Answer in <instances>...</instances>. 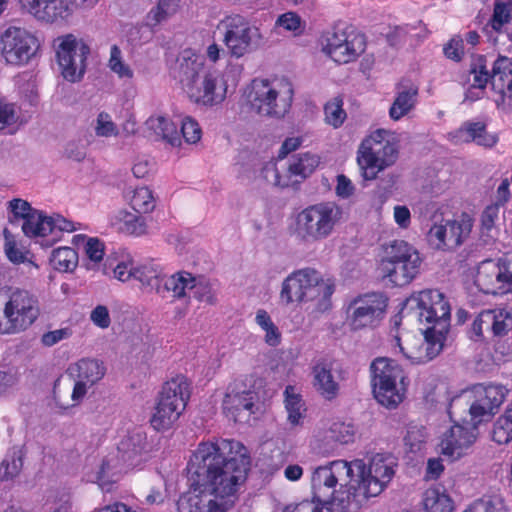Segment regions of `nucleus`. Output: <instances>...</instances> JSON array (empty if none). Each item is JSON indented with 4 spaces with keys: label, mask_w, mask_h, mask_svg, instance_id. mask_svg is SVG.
Instances as JSON below:
<instances>
[{
    "label": "nucleus",
    "mask_w": 512,
    "mask_h": 512,
    "mask_svg": "<svg viewBox=\"0 0 512 512\" xmlns=\"http://www.w3.org/2000/svg\"><path fill=\"white\" fill-rule=\"evenodd\" d=\"M68 373L75 380L72 391V400L78 402L83 399L87 389L99 382L106 373L103 361L94 358H83L70 365Z\"/></svg>",
    "instance_id": "obj_19"
},
{
    "label": "nucleus",
    "mask_w": 512,
    "mask_h": 512,
    "mask_svg": "<svg viewBox=\"0 0 512 512\" xmlns=\"http://www.w3.org/2000/svg\"><path fill=\"white\" fill-rule=\"evenodd\" d=\"M326 439L339 444H348L354 439V428L343 422L333 423L327 432Z\"/></svg>",
    "instance_id": "obj_49"
},
{
    "label": "nucleus",
    "mask_w": 512,
    "mask_h": 512,
    "mask_svg": "<svg viewBox=\"0 0 512 512\" xmlns=\"http://www.w3.org/2000/svg\"><path fill=\"white\" fill-rule=\"evenodd\" d=\"M147 438L143 433H133L121 440L117 447V458L120 463L119 467L112 466L109 459H104L97 472V481L100 486H104L110 482L105 480L111 470L117 469L121 472L138 466L143 461V455L147 452Z\"/></svg>",
    "instance_id": "obj_13"
},
{
    "label": "nucleus",
    "mask_w": 512,
    "mask_h": 512,
    "mask_svg": "<svg viewBox=\"0 0 512 512\" xmlns=\"http://www.w3.org/2000/svg\"><path fill=\"white\" fill-rule=\"evenodd\" d=\"M192 297L209 304H214L216 301L210 283L204 279L198 280L195 290H193Z\"/></svg>",
    "instance_id": "obj_63"
},
{
    "label": "nucleus",
    "mask_w": 512,
    "mask_h": 512,
    "mask_svg": "<svg viewBox=\"0 0 512 512\" xmlns=\"http://www.w3.org/2000/svg\"><path fill=\"white\" fill-rule=\"evenodd\" d=\"M485 56H478L471 64L470 73L474 75L472 88L485 89L490 81L491 71L488 70Z\"/></svg>",
    "instance_id": "obj_45"
},
{
    "label": "nucleus",
    "mask_w": 512,
    "mask_h": 512,
    "mask_svg": "<svg viewBox=\"0 0 512 512\" xmlns=\"http://www.w3.org/2000/svg\"><path fill=\"white\" fill-rule=\"evenodd\" d=\"M489 83L492 89L501 96V102L505 105L508 100V107H512V59L499 56L492 65Z\"/></svg>",
    "instance_id": "obj_23"
},
{
    "label": "nucleus",
    "mask_w": 512,
    "mask_h": 512,
    "mask_svg": "<svg viewBox=\"0 0 512 512\" xmlns=\"http://www.w3.org/2000/svg\"><path fill=\"white\" fill-rule=\"evenodd\" d=\"M18 116L15 106L0 99V131L16 123Z\"/></svg>",
    "instance_id": "obj_59"
},
{
    "label": "nucleus",
    "mask_w": 512,
    "mask_h": 512,
    "mask_svg": "<svg viewBox=\"0 0 512 512\" xmlns=\"http://www.w3.org/2000/svg\"><path fill=\"white\" fill-rule=\"evenodd\" d=\"M188 387L183 376L173 378L163 385L150 420L154 429L167 430L179 419L190 398Z\"/></svg>",
    "instance_id": "obj_10"
},
{
    "label": "nucleus",
    "mask_w": 512,
    "mask_h": 512,
    "mask_svg": "<svg viewBox=\"0 0 512 512\" xmlns=\"http://www.w3.org/2000/svg\"><path fill=\"white\" fill-rule=\"evenodd\" d=\"M293 96V86L287 79L274 82L254 79L248 100L259 115L281 118L289 111Z\"/></svg>",
    "instance_id": "obj_6"
},
{
    "label": "nucleus",
    "mask_w": 512,
    "mask_h": 512,
    "mask_svg": "<svg viewBox=\"0 0 512 512\" xmlns=\"http://www.w3.org/2000/svg\"><path fill=\"white\" fill-rule=\"evenodd\" d=\"M372 373L371 382H378L381 385L384 382L399 381L400 385H404L406 379L404 372L396 361L389 358H377L370 366Z\"/></svg>",
    "instance_id": "obj_26"
},
{
    "label": "nucleus",
    "mask_w": 512,
    "mask_h": 512,
    "mask_svg": "<svg viewBox=\"0 0 512 512\" xmlns=\"http://www.w3.org/2000/svg\"><path fill=\"white\" fill-rule=\"evenodd\" d=\"M146 125L156 136L170 145H181V136L180 132L177 130V126L164 116H152L146 121Z\"/></svg>",
    "instance_id": "obj_35"
},
{
    "label": "nucleus",
    "mask_w": 512,
    "mask_h": 512,
    "mask_svg": "<svg viewBox=\"0 0 512 512\" xmlns=\"http://www.w3.org/2000/svg\"><path fill=\"white\" fill-rule=\"evenodd\" d=\"M223 41L230 54L240 58L261 46L262 35L257 27L236 18L227 25Z\"/></svg>",
    "instance_id": "obj_17"
},
{
    "label": "nucleus",
    "mask_w": 512,
    "mask_h": 512,
    "mask_svg": "<svg viewBox=\"0 0 512 512\" xmlns=\"http://www.w3.org/2000/svg\"><path fill=\"white\" fill-rule=\"evenodd\" d=\"M85 253L94 264L87 265V269H93L94 266L103 259L104 244L98 238H89L85 245Z\"/></svg>",
    "instance_id": "obj_55"
},
{
    "label": "nucleus",
    "mask_w": 512,
    "mask_h": 512,
    "mask_svg": "<svg viewBox=\"0 0 512 512\" xmlns=\"http://www.w3.org/2000/svg\"><path fill=\"white\" fill-rule=\"evenodd\" d=\"M23 466V452L21 449H14L6 456L0 465V480L7 481L16 477Z\"/></svg>",
    "instance_id": "obj_43"
},
{
    "label": "nucleus",
    "mask_w": 512,
    "mask_h": 512,
    "mask_svg": "<svg viewBox=\"0 0 512 512\" xmlns=\"http://www.w3.org/2000/svg\"><path fill=\"white\" fill-rule=\"evenodd\" d=\"M334 284L322 278L312 268H304L290 274L282 283L280 298L286 304L315 301L316 309L324 312L331 306Z\"/></svg>",
    "instance_id": "obj_5"
},
{
    "label": "nucleus",
    "mask_w": 512,
    "mask_h": 512,
    "mask_svg": "<svg viewBox=\"0 0 512 512\" xmlns=\"http://www.w3.org/2000/svg\"><path fill=\"white\" fill-rule=\"evenodd\" d=\"M375 399L384 407L396 408L404 399V385L398 387L399 381H389L380 384L371 382Z\"/></svg>",
    "instance_id": "obj_31"
},
{
    "label": "nucleus",
    "mask_w": 512,
    "mask_h": 512,
    "mask_svg": "<svg viewBox=\"0 0 512 512\" xmlns=\"http://www.w3.org/2000/svg\"><path fill=\"white\" fill-rule=\"evenodd\" d=\"M250 469L246 447L234 439L202 442L190 457V490L176 502L178 512H227Z\"/></svg>",
    "instance_id": "obj_1"
},
{
    "label": "nucleus",
    "mask_w": 512,
    "mask_h": 512,
    "mask_svg": "<svg viewBox=\"0 0 512 512\" xmlns=\"http://www.w3.org/2000/svg\"><path fill=\"white\" fill-rule=\"evenodd\" d=\"M114 225L118 230L136 236L145 234L147 229L145 218L136 211H118L114 217Z\"/></svg>",
    "instance_id": "obj_36"
},
{
    "label": "nucleus",
    "mask_w": 512,
    "mask_h": 512,
    "mask_svg": "<svg viewBox=\"0 0 512 512\" xmlns=\"http://www.w3.org/2000/svg\"><path fill=\"white\" fill-rule=\"evenodd\" d=\"M37 300L27 291L14 292L9 301H4V317L15 331L25 330L38 317Z\"/></svg>",
    "instance_id": "obj_18"
},
{
    "label": "nucleus",
    "mask_w": 512,
    "mask_h": 512,
    "mask_svg": "<svg viewBox=\"0 0 512 512\" xmlns=\"http://www.w3.org/2000/svg\"><path fill=\"white\" fill-rule=\"evenodd\" d=\"M498 410L499 409L482 406L475 401H471L466 417L468 418L469 424L478 429L480 424L489 422L498 412Z\"/></svg>",
    "instance_id": "obj_46"
},
{
    "label": "nucleus",
    "mask_w": 512,
    "mask_h": 512,
    "mask_svg": "<svg viewBox=\"0 0 512 512\" xmlns=\"http://www.w3.org/2000/svg\"><path fill=\"white\" fill-rule=\"evenodd\" d=\"M4 237V250L7 258L15 264L23 263L25 260V255L20 249L17 248L14 237L7 228L4 229Z\"/></svg>",
    "instance_id": "obj_56"
},
{
    "label": "nucleus",
    "mask_w": 512,
    "mask_h": 512,
    "mask_svg": "<svg viewBox=\"0 0 512 512\" xmlns=\"http://www.w3.org/2000/svg\"><path fill=\"white\" fill-rule=\"evenodd\" d=\"M19 3L35 18L49 23L68 15V6L63 0H19Z\"/></svg>",
    "instance_id": "obj_24"
},
{
    "label": "nucleus",
    "mask_w": 512,
    "mask_h": 512,
    "mask_svg": "<svg viewBox=\"0 0 512 512\" xmlns=\"http://www.w3.org/2000/svg\"><path fill=\"white\" fill-rule=\"evenodd\" d=\"M444 55L453 61L459 62L464 54L463 39L460 36H455L444 46Z\"/></svg>",
    "instance_id": "obj_64"
},
{
    "label": "nucleus",
    "mask_w": 512,
    "mask_h": 512,
    "mask_svg": "<svg viewBox=\"0 0 512 512\" xmlns=\"http://www.w3.org/2000/svg\"><path fill=\"white\" fill-rule=\"evenodd\" d=\"M319 165V158L311 153L298 154L287 167L288 175L304 180L310 176Z\"/></svg>",
    "instance_id": "obj_37"
},
{
    "label": "nucleus",
    "mask_w": 512,
    "mask_h": 512,
    "mask_svg": "<svg viewBox=\"0 0 512 512\" xmlns=\"http://www.w3.org/2000/svg\"><path fill=\"white\" fill-rule=\"evenodd\" d=\"M282 512H334L326 511L323 506L312 498L311 500L305 499L295 505H287Z\"/></svg>",
    "instance_id": "obj_60"
},
{
    "label": "nucleus",
    "mask_w": 512,
    "mask_h": 512,
    "mask_svg": "<svg viewBox=\"0 0 512 512\" xmlns=\"http://www.w3.org/2000/svg\"><path fill=\"white\" fill-rule=\"evenodd\" d=\"M324 51L338 63H348L365 50L363 35H354L351 39L343 30L333 29L327 32Z\"/></svg>",
    "instance_id": "obj_20"
},
{
    "label": "nucleus",
    "mask_w": 512,
    "mask_h": 512,
    "mask_svg": "<svg viewBox=\"0 0 512 512\" xmlns=\"http://www.w3.org/2000/svg\"><path fill=\"white\" fill-rule=\"evenodd\" d=\"M337 371V362L327 358L319 359L312 368L313 385L326 400H332L338 395L339 383L334 375Z\"/></svg>",
    "instance_id": "obj_22"
},
{
    "label": "nucleus",
    "mask_w": 512,
    "mask_h": 512,
    "mask_svg": "<svg viewBox=\"0 0 512 512\" xmlns=\"http://www.w3.org/2000/svg\"><path fill=\"white\" fill-rule=\"evenodd\" d=\"M167 278L157 265H144L134 269V279L148 291H155L162 297H165L164 281Z\"/></svg>",
    "instance_id": "obj_32"
},
{
    "label": "nucleus",
    "mask_w": 512,
    "mask_h": 512,
    "mask_svg": "<svg viewBox=\"0 0 512 512\" xmlns=\"http://www.w3.org/2000/svg\"><path fill=\"white\" fill-rule=\"evenodd\" d=\"M198 280L188 272H178L164 281L165 297L171 294L173 298L192 297Z\"/></svg>",
    "instance_id": "obj_29"
},
{
    "label": "nucleus",
    "mask_w": 512,
    "mask_h": 512,
    "mask_svg": "<svg viewBox=\"0 0 512 512\" xmlns=\"http://www.w3.org/2000/svg\"><path fill=\"white\" fill-rule=\"evenodd\" d=\"M49 261L55 270L69 272L76 268L78 254L71 247H60L52 251Z\"/></svg>",
    "instance_id": "obj_39"
},
{
    "label": "nucleus",
    "mask_w": 512,
    "mask_h": 512,
    "mask_svg": "<svg viewBox=\"0 0 512 512\" xmlns=\"http://www.w3.org/2000/svg\"><path fill=\"white\" fill-rule=\"evenodd\" d=\"M423 506L425 512H452L453 505L450 497L437 490L429 489L424 493Z\"/></svg>",
    "instance_id": "obj_42"
},
{
    "label": "nucleus",
    "mask_w": 512,
    "mask_h": 512,
    "mask_svg": "<svg viewBox=\"0 0 512 512\" xmlns=\"http://www.w3.org/2000/svg\"><path fill=\"white\" fill-rule=\"evenodd\" d=\"M260 177L268 184L280 188H285L294 182H298L297 179L291 181L289 175L281 176L276 163L272 161L264 164L260 172Z\"/></svg>",
    "instance_id": "obj_44"
},
{
    "label": "nucleus",
    "mask_w": 512,
    "mask_h": 512,
    "mask_svg": "<svg viewBox=\"0 0 512 512\" xmlns=\"http://www.w3.org/2000/svg\"><path fill=\"white\" fill-rule=\"evenodd\" d=\"M292 387L288 386L285 390V407L288 413V421L291 425L301 424L304 409L299 395L290 394Z\"/></svg>",
    "instance_id": "obj_48"
},
{
    "label": "nucleus",
    "mask_w": 512,
    "mask_h": 512,
    "mask_svg": "<svg viewBox=\"0 0 512 512\" xmlns=\"http://www.w3.org/2000/svg\"><path fill=\"white\" fill-rule=\"evenodd\" d=\"M349 463L354 468L356 497L362 495L364 498L379 495L392 480L397 466L394 456L380 453L370 459L368 466L360 459Z\"/></svg>",
    "instance_id": "obj_7"
},
{
    "label": "nucleus",
    "mask_w": 512,
    "mask_h": 512,
    "mask_svg": "<svg viewBox=\"0 0 512 512\" xmlns=\"http://www.w3.org/2000/svg\"><path fill=\"white\" fill-rule=\"evenodd\" d=\"M179 1L159 0L157 7L148 14V18L153 21L152 25H157L173 15L177 11Z\"/></svg>",
    "instance_id": "obj_51"
},
{
    "label": "nucleus",
    "mask_w": 512,
    "mask_h": 512,
    "mask_svg": "<svg viewBox=\"0 0 512 512\" xmlns=\"http://www.w3.org/2000/svg\"><path fill=\"white\" fill-rule=\"evenodd\" d=\"M179 79L188 98L205 106L221 103L226 97L227 87L215 73L204 70L197 58L185 54L178 58Z\"/></svg>",
    "instance_id": "obj_4"
},
{
    "label": "nucleus",
    "mask_w": 512,
    "mask_h": 512,
    "mask_svg": "<svg viewBox=\"0 0 512 512\" xmlns=\"http://www.w3.org/2000/svg\"><path fill=\"white\" fill-rule=\"evenodd\" d=\"M89 53V46L82 40H77L73 35L69 34L61 39L56 50V57L66 80L75 82L82 78Z\"/></svg>",
    "instance_id": "obj_15"
},
{
    "label": "nucleus",
    "mask_w": 512,
    "mask_h": 512,
    "mask_svg": "<svg viewBox=\"0 0 512 512\" xmlns=\"http://www.w3.org/2000/svg\"><path fill=\"white\" fill-rule=\"evenodd\" d=\"M461 398H454L450 403L449 415L454 425L444 434L440 443L441 454L454 461L464 455L477 439L478 429L469 424L467 417H458Z\"/></svg>",
    "instance_id": "obj_11"
},
{
    "label": "nucleus",
    "mask_w": 512,
    "mask_h": 512,
    "mask_svg": "<svg viewBox=\"0 0 512 512\" xmlns=\"http://www.w3.org/2000/svg\"><path fill=\"white\" fill-rule=\"evenodd\" d=\"M473 512H508L500 495L484 496L473 504Z\"/></svg>",
    "instance_id": "obj_50"
},
{
    "label": "nucleus",
    "mask_w": 512,
    "mask_h": 512,
    "mask_svg": "<svg viewBox=\"0 0 512 512\" xmlns=\"http://www.w3.org/2000/svg\"><path fill=\"white\" fill-rule=\"evenodd\" d=\"M389 132L378 129L364 139L357 152V162L364 180H374L380 171L393 165L398 158L395 143L386 139Z\"/></svg>",
    "instance_id": "obj_8"
},
{
    "label": "nucleus",
    "mask_w": 512,
    "mask_h": 512,
    "mask_svg": "<svg viewBox=\"0 0 512 512\" xmlns=\"http://www.w3.org/2000/svg\"><path fill=\"white\" fill-rule=\"evenodd\" d=\"M131 205L133 210L140 214L153 211L155 203L152 191L147 187L137 188L132 196Z\"/></svg>",
    "instance_id": "obj_47"
},
{
    "label": "nucleus",
    "mask_w": 512,
    "mask_h": 512,
    "mask_svg": "<svg viewBox=\"0 0 512 512\" xmlns=\"http://www.w3.org/2000/svg\"><path fill=\"white\" fill-rule=\"evenodd\" d=\"M512 5L506 3H497L494 8V13L491 19V24L494 30H500L504 23H509L511 20Z\"/></svg>",
    "instance_id": "obj_57"
},
{
    "label": "nucleus",
    "mask_w": 512,
    "mask_h": 512,
    "mask_svg": "<svg viewBox=\"0 0 512 512\" xmlns=\"http://www.w3.org/2000/svg\"><path fill=\"white\" fill-rule=\"evenodd\" d=\"M450 311V305L445 300L444 294L436 289L423 290L407 298L400 313L411 319H416L420 323L425 321L427 324H432V326L423 331L424 343L421 346L425 351L423 356H414L407 353L401 345L400 338L396 336L395 342L400 352L407 359L418 363L428 362L436 358L443 350L449 332Z\"/></svg>",
    "instance_id": "obj_2"
},
{
    "label": "nucleus",
    "mask_w": 512,
    "mask_h": 512,
    "mask_svg": "<svg viewBox=\"0 0 512 512\" xmlns=\"http://www.w3.org/2000/svg\"><path fill=\"white\" fill-rule=\"evenodd\" d=\"M388 298L383 293L372 292L359 295L348 305L347 314L353 330L374 326L385 313Z\"/></svg>",
    "instance_id": "obj_14"
},
{
    "label": "nucleus",
    "mask_w": 512,
    "mask_h": 512,
    "mask_svg": "<svg viewBox=\"0 0 512 512\" xmlns=\"http://www.w3.org/2000/svg\"><path fill=\"white\" fill-rule=\"evenodd\" d=\"M492 439L498 444H508L512 441V405L507 407L504 414L494 423Z\"/></svg>",
    "instance_id": "obj_41"
},
{
    "label": "nucleus",
    "mask_w": 512,
    "mask_h": 512,
    "mask_svg": "<svg viewBox=\"0 0 512 512\" xmlns=\"http://www.w3.org/2000/svg\"><path fill=\"white\" fill-rule=\"evenodd\" d=\"M181 135L187 143H196L201 138V128L195 120L186 118L181 122Z\"/></svg>",
    "instance_id": "obj_58"
},
{
    "label": "nucleus",
    "mask_w": 512,
    "mask_h": 512,
    "mask_svg": "<svg viewBox=\"0 0 512 512\" xmlns=\"http://www.w3.org/2000/svg\"><path fill=\"white\" fill-rule=\"evenodd\" d=\"M420 257L418 251L404 240H393L383 246L380 267H392L394 263Z\"/></svg>",
    "instance_id": "obj_27"
},
{
    "label": "nucleus",
    "mask_w": 512,
    "mask_h": 512,
    "mask_svg": "<svg viewBox=\"0 0 512 512\" xmlns=\"http://www.w3.org/2000/svg\"><path fill=\"white\" fill-rule=\"evenodd\" d=\"M421 264L420 257H412L401 263H394L392 267H381L384 276L396 286H404L409 284L419 272Z\"/></svg>",
    "instance_id": "obj_25"
},
{
    "label": "nucleus",
    "mask_w": 512,
    "mask_h": 512,
    "mask_svg": "<svg viewBox=\"0 0 512 512\" xmlns=\"http://www.w3.org/2000/svg\"><path fill=\"white\" fill-rule=\"evenodd\" d=\"M342 104V100L334 99L324 107L327 123L335 128L340 127L346 118V112L343 110Z\"/></svg>",
    "instance_id": "obj_53"
},
{
    "label": "nucleus",
    "mask_w": 512,
    "mask_h": 512,
    "mask_svg": "<svg viewBox=\"0 0 512 512\" xmlns=\"http://www.w3.org/2000/svg\"><path fill=\"white\" fill-rule=\"evenodd\" d=\"M499 216V205L487 206L481 215V228L483 232L489 233L495 228V222Z\"/></svg>",
    "instance_id": "obj_62"
},
{
    "label": "nucleus",
    "mask_w": 512,
    "mask_h": 512,
    "mask_svg": "<svg viewBox=\"0 0 512 512\" xmlns=\"http://www.w3.org/2000/svg\"><path fill=\"white\" fill-rule=\"evenodd\" d=\"M341 209L332 202H322L303 209L296 218V236L306 243L329 237L341 218Z\"/></svg>",
    "instance_id": "obj_9"
},
{
    "label": "nucleus",
    "mask_w": 512,
    "mask_h": 512,
    "mask_svg": "<svg viewBox=\"0 0 512 512\" xmlns=\"http://www.w3.org/2000/svg\"><path fill=\"white\" fill-rule=\"evenodd\" d=\"M22 231L27 237H43L50 234L49 216L37 209L32 211L24 220Z\"/></svg>",
    "instance_id": "obj_38"
},
{
    "label": "nucleus",
    "mask_w": 512,
    "mask_h": 512,
    "mask_svg": "<svg viewBox=\"0 0 512 512\" xmlns=\"http://www.w3.org/2000/svg\"><path fill=\"white\" fill-rule=\"evenodd\" d=\"M311 488L314 500L326 511L348 512L352 501L359 502L354 484V468L345 460H335L313 470Z\"/></svg>",
    "instance_id": "obj_3"
},
{
    "label": "nucleus",
    "mask_w": 512,
    "mask_h": 512,
    "mask_svg": "<svg viewBox=\"0 0 512 512\" xmlns=\"http://www.w3.org/2000/svg\"><path fill=\"white\" fill-rule=\"evenodd\" d=\"M473 219L467 213L458 218L447 220L444 224L434 225L428 232L429 242L437 249L453 250L462 245L470 236Z\"/></svg>",
    "instance_id": "obj_16"
},
{
    "label": "nucleus",
    "mask_w": 512,
    "mask_h": 512,
    "mask_svg": "<svg viewBox=\"0 0 512 512\" xmlns=\"http://www.w3.org/2000/svg\"><path fill=\"white\" fill-rule=\"evenodd\" d=\"M501 275V267L493 260L483 261L477 270L475 284L485 294H494L498 282L496 278Z\"/></svg>",
    "instance_id": "obj_34"
},
{
    "label": "nucleus",
    "mask_w": 512,
    "mask_h": 512,
    "mask_svg": "<svg viewBox=\"0 0 512 512\" xmlns=\"http://www.w3.org/2000/svg\"><path fill=\"white\" fill-rule=\"evenodd\" d=\"M497 263L501 267V275L496 278L498 285L493 295L512 294V262L499 260Z\"/></svg>",
    "instance_id": "obj_52"
},
{
    "label": "nucleus",
    "mask_w": 512,
    "mask_h": 512,
    "mask_svg": "<svg viewBox=\"0 0 512 512\" xmlns=\"http://www.w3.org/2000/svg\"><path fill=\"white\" fill-rule=\"evenodd\" d=\"M491 315L484 319L488 335L502 337L512 329V316L503 311L490 310Z\"/></svg>",
    "instance_id": "obj_40"
},
{
    "label": "nucleus",
    "mask_w": 512,
    "mask_h": 512,
    "mask_svg": "<svg viewBox=\"0 0 512 512\" xmlns=\"http://www.w3.org/2000/svg\"><path fill=\"white\" fill-rule=\"evenodd\" d=\"M257 393L252 390L239 389L237 384L229 386L223 399V410L234 422H248L256 413Z\"/></svg>",
    "instance_id": "obj_21"
},
{
    "label": "nucleus",
    "mask_w": 512,
    "mask_h": 512,
    "mask_svg": "<svg viewBox=\"0 0 512 512\" xmlns=\"http://www.w3.org/2000/svg\"><path fill=\"white\" fill-rule=\"evenodd\" d=\"M491 315L490 310H484L478 314V316L474 319L471 330H470V338L474 341H478L484 339L486 337V324L484 319Z\"/></svg>",
    "instance_id": "obj_61"
},
{
    "label": "nucleus",
    "mask_w": 512,
    "mask_h": 512,
    "mask_svg": "<svg viewBox=\"0 0 512 512\" xmlns=\"http://www.w3.org/2000/svg\"><path fill=\"white\" fill-rule=\"evenodd\" d=\"M40 47L38 39L24 28L11 26L0 35V53L6 63L27 64Z\"/></svg>",
    "instance_id": "obj_12"
},
{
    "label": "nucleus",
    "mask_w": 512,
    "mask_h": 512,
    "mask_svg": "<svg viewBox=\"0 0 512 512\" xmlns=\"http://www.w3.org/2000/svg\"><path fill=\"white\" fill-rule=\"evenodd\" d=\"M418 88L414 85L408 87L398 85V92L389 109L391 119L397 121L407 115L417 102Z\"/></svg>",
    "instance_id": "obj_30"
},
{
    "label": "nucleus",
    "mask_w": 512,
    "mask_h": 512,
    "mask_svg": "<svg viewBox=\"0 0 512 512\" xmlns=\"http://www.w3.org/2000/svg\"><path fill=\"white\" fill-rule=\"evenodd\" d=\"M109 67L120 78H132L133 76V71L122 61L121 50L116 45L111 47Z\"/></svg>",
    "instance_id": "obj_54"
},
{
    "label": "nucleus",
    "mask_w": 512,
    "mask_h": 512,
    "mask_svg": "<svg viewBox=\"0 0 512 512\" xmlns=\"http://www.w3.org/2000/svg\"><path fill=\"white\" fill-rule=\"evenodd\" d=\"M458 135L465 142H475L477 145L484 147H493L498 138L495 134H490L486 130V124L484 122H472L466 121L457 131Z\"/></svg>",
    "instance_id": "obj_28"
},
{
    "label": "nucleus",
    "mask_w": 512,
    "mask_h": 512,
    "mask_svg": "<svg viewBox=\"0 0 512 512\" xmlns=\"http://www.w3.org/2000/svg\"><path fill=\"white\" fill-rule=\"evenodd\" d=\"M473 393L474 399L472 401H475L482 406L499 409L506 398L508 389L502 385L490 384L484 386L482 384H478L474 387Z\"/></svg>",
    "instance_id": "obj_33"
}]
</instances>
